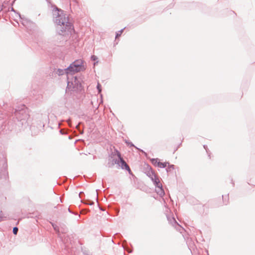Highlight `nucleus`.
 <instances>
[{"label":"nucleus","mask_w":255,"mask_h":255,"mask_svg":"<svg viewBox=\"0 0 255 255\" xmlns=\"http://www.w3.org/2000/svg\"><path fill=\"white\" fill-rule=\"evenodd\" d=\"M222 197H223V201H224L226 200V198H225V199H224V197L223 195L222 196Z\"/></svg>","instance_id":"37"},{"label":"nucleus","mask_w":255,"mask_h":255,"mask_svg":"<svg viewBox=\"0 0 255 255\" xmlns=\"http://www.w3.org/2000/svg\"><path fill=\"white\" fill-rule=\"evenodd\" d=\"M151 161L152 164H153L155 166H157L158 163L159 162L158 158H152L151 159Z\"/></svg>","instance_id":"18"},{"label":"nucleus","mask_w":255,"mask_h":255,"mask_svg":"<svg viewBox=\"0 0 255 255\" xmlns=\"http://www.w3.org/2000/svg\"><path fill=\"white\" fill-rule=\"evenodd\" d=\"M168 164V166L166 168V171L167 174H170L173 172V170L175 169V165L173 164Z\"/></svg>","instance_id":"12"},{"label":"nucleus","mask_w":255,"mask_h":255,"mask_svg":"<svg viewBox=\"0 0 255 255\" xmlns=\"http://www.w3.org/2000/svg\"><path fill=\"white\" fill-rule=\"evenodd\" d=\"M81 124H82V123L79 122L78 123V124L76 126V128L81 134H83L84 133V130H83V128H81V127H80Z\"/></svg>","instance_id":"17"},{"label":"nucleus","mask_w":255,"mask_h":255,"mask_svg":"<svg viewBox=\"0 0 255 255\" xmlns=\"http://www.w3.org/2000/svg\"><path fill=\"white\" fill-rule=\"evenodd\" d=\"M144 172L146 175L150 178L154 185L159 184L160 180L158 177L155 174L151 167L148 164H147L146 167H144Z\"/></svg>","instance_id":"4"},{"label":"nucleus","mask_w":255,"mask_h":255,"mask_svg":"<svg viewBox=\"0 0 255 255\" xmlns=\"http://www.w3.org/2000/svg\"><path fill=\"white\" fill-rule=\"evenodd\" d=\"M181 144V143H180V144L178 145V147H179Z\"/></svg>","instance_id":"44"},{"label":"nucleus","mask_w":255,"mask_h":255,"mask_svg":"<svg viewBox=\"0 0 255 255\" xmlns=\"http://www.w3.org/2000/svg\"><path fill=\"white\" fill-rule=\"evenodd\" d=\"M181 144V143H180V144L178 145V147H179Z\"/></svg>","instance_id":"43"},{"label":"nucleus","mask_w":255,"mask_h":255,"mask_svg":"<svg viewBox=\"0 0 255 255\" xmlns=\"http://www.w3.org/2000/svg\"><path fill=\"white\" fill-rule=\"evenodd\" d=\"M167 220L168 221L173 225V226H174V225H178L180 227V226L178 224V223L177 222V221H176L174 217H170L169 216H167Z\"/></svg>","instance_id":"13"},{"label":"nucleus","mask_w":255,"mask_h":255,"mask_svg":"<svg viewBox=\"0 0 255 255\" xmlns=\"http://www.w3.org/2000/svg\"><path fill=\"white\" fill-rule=\"evenodd\" d=\"M4 218L2 211L0 210V221L3 220Z\"/></svg>","instance_id":"28"},{"label":"nucleus","mask_w":255,"mask_h":255,"mask_svg":"<svg viewBox=\"0 0 255 255\" xmlns=\"http://www.w3.org/2000/svg\"><path fill=\"white\" fill-rule=\"evenodd\" d=\"M167 164H169L168 162H161L159 161V162L158 163L157 167L161 168H165Z\"/></svg>","instance_id":"15"},{"label":"nucleus","mask_w":255,"mask_h":255,"mask_svg":"<svg viewBox=\"0 0 255 255\" xmlns=\"http://www.w3.org/2000/svg\"><path fill=\"white\" fill-rule=\"evenodd\" d=\"M203 147L204 148V149L206 150L207 153H208V156L209 157V158H210V154H211V153L210 152L209 150V149L208 148V146L207 145H203Z\"/></svg>","instance_id":"23"},{"label":"nucleus","mask_w":255,"mask_h":255,"mask_svg":"<svg viewBox=\"0 0 255 255\" xmlns=\"http://www.w3.org/2000/svg\"><path fill=\"white\" fill-rule=\"evenodd\" d=\"M181 144V143H180V144L178 145V147H179Z\"/></svg>","instance_id":"45"},{"label":"nucleus","mask_w":255,"mask_h":255,"mask_svg":"<svg viewBox=\"0 0 255 255\" xmlns=\"http://www.w3.org/2000/svg\"><path fill=\"white\" fill-rule=\"evenodd\" d=\"M82 253L84 255H91L90 253L88 252V251H87L86 250H83L82 249Z\"/></svg>","instance_id":"26"},{"label":"nucleus","mask_w":255,"mask_h":255,"mask_svg":"<svg viewBox=\"0 0 255 255\" xmlns=\"http://www.w3.org/2000/svg\"><path fill=\"white\" fill-rule=\"evenodd\" d=\"M154 185L156 188H158V189L156 190L157 193L160 196H163L165 194V193L160 182L159 181L158 185L154 184Z\"/></svg>","instance_id":"9"},{"label":"nucleus","mask_w":255,"mask_h":255,"mask_svg":"<svg viewBox=\"0 0 255 255\" xmlns=\"http://www.w3.org/2000/svg\"><path fill=\"white\" fill-rule=\"evenodd\" d=\"M98 58L97 56L96 55H93L91 56V60L92 61H94V64H93L94 66H95L96 64H97L98 63L99 61H98Z\"/></svg>","instance_id":"16"},{"label":"nucleus","mask_w":255,"mask_h":255,"mask_svg":"<svg viewBox=\"0 0 255 255\" xmlns=\"http://www.w3.org/2000/svg\"><path fill=\"white\" fill-rule=\"evenodd\" d=\"M140 151H141V152L142 153H145V152L142 150V149H138Z\"/></svg>","instance_id":"35"},{"label":"nucleus","mask_w":255,"mask_h":255,"mask_svg":"<svg viewBox=\"0 0 255 255\" xmlns=\"http://www.w3.org/2000/svg\"><path fill=\"white\" fill-rule=\"evenodd\" d=\"M1 10H2V8H1V9H0V12L1 11Z\"/></svg>","instance_id":"50"},{"label":"nucleus","mask_w":255,"mask_h":255,"mask_svg":"<svg viewBox=\"0 0 255 255\" xmlns=\"http://www.w3.org/2000/svg\"><path fill=\"white\" fill-rule=\"evenodd\" d=\"M33 128H34V126H31V127H30L31 129H32Z\"/></svg>","instance_id":"39"},{"label":"nucleus","mask_w":255,"mask_h":255,"mask_svg":"<svg viewBox=\"0 0 255 255\" xmlns=\"http://www.w3.org/2000/svg\"><path fill=\"white\" fill-rule=\"evenodd\" d=\"M68 212L70 213H72L73 214H74L75 215H78V213H76V212H72L71 211V210L70 209V207L68 208Z\"/></svg>","instance_id":"29"},{"label":"nucleus","mask_w":255,"mask_h":255,"mask_svg":"<svg viewBox=\"0 0 255 255\" xmlns=\"http://www.w3.org/2000/svg\"><path fill=\"white\" fill-rule=\"evenodd\" d=\"M231 182H232V184H233V186H234L235 183L233 181V179H231Z\"/></svg>","instance_id":"34"},{"label":"nucleus","mask_w":255,"mask_h":255,"mask_svg":"<svg viewBox=\"0 0 255 255\" xmlns=\"http://www.w3.org/2000/svg\"><path fill=\"white\" fill-rule=\"evenodd\" d=\"M178 149V147L174 150V153Z\"/></svg>","instance_id":"38"},{"label":"nucleus","mask_w":255,"mask_h":255,"mask_svg":"<svg viewBox=\"0 0 255 255\" xmlns=\"http://www.w3.org/2000/svg\"><path fill=\"white\" fill-rule=\"evenodd\" d=\"M118 163L117 165L119 167H121L122 169L128 171L129 174L133 175L129 166L123 157H120V158H118Z\"/></svg>","instance_id":"7"},{"label":"nucleus","mask_w":255,"mask_h":255,"mask_svg":"<svg viewBox=\"0 0 255 255\" xmlns=\"http://www.w3.org/2000/svg\"><path fill=\"white\" fill-rule=\"evenodd\" d=\"M18 231V228L17 227H14L12 229V233L14 235H17Z\"/></svg>","instance_id":"25"},{"label":"nucleus","mask_w":255,"mask_h":255,"mask_svg":"<svg viewBox=\"0 0 255 255\" xmlns=\"http://www.w3.org/2000/svg\"><path fill=\"white\" fill-rule=\"evenodd\" d=\"M69 87H70V83H69V82H68V84H67V88L69 90L70 89Z\"/></svg>","instance_id":"33"},{"label":"nucleus","mask_w":255,"mask_h":255,"mask_svg":"<svg viewBox=\"0 0 255 255\" xmlns=\"http://www.w3.org/2000/svg\"><path fill=\"white\" fill-rule=\"evenodd\" d=\"M53 21L57 25L56 32L59 35H64L74 32L73 24L69 21L68 16L62 9L56 6L53 10Z\"/></svg>","instance_id":"1"},{"label":"nucleus","mask_w":255,"mask_h":255,"mask_svg":"<svg viewBox=\"0 0 255 255\" xmlns=\"http://www.w3.org/2000/svg\"><path fill=\"white\" fill-rule=\"evenodd\" d=\"M116 235H117V236H121V235L120 234H118V233H117Z\"/></svg>","instance_id":"40"},{"label":"nucleus","mask_w":255,"mask_h":255,"mask_svg":"<svg viewBox=\"0 0 255 255\" xmlns=\"http://www.w3.org/2000/svg\"><path fill=\"white\" fill-rule=\"evenodd\" d=\"M112 155H117L118 157V158H120V157H122L121 156V154L120 152L117 149L115 150L114 152L112 153Z\"/></svg>","instance_id":"20"},{"label":"nucleus","mask_w":255,"mask_h":255,"mask_svg":"<svg viewBox=\"0 0 255 255\" xmlns=\"http://www.w3.org/2000/svg\"><path fill=\"white\" fill-rule=\"evenodd\" d=\"M124 29H125V28L121 29L120 30H119V31H118L116 33V36H115L116 39L118 38L121 35V34L123 32Z\"/></svg>","instance_id":"19"},{"label":"nucleus","mask_w":255,"mask_h":255,"mask_svg":"<svg viewBox=\"0 0 255 255\" xmlns=\"http://www.w3.org/2000/svg\"><path fill=\"white\" fill-rule=\"evenodd\" d=\"M181 144V143H180V144L178 145V147H179Z\"/></svg>","instance_id":"41"},{"label":"nucleus","mask_w":255,"mask_h":255,"mask_svg":"<svg viewBox=\"0 0 255 255\" xmlns=\"http://www.w3.org/2000/svg\"><path fill=\"white\" fill-rule=\"evenodd\" d=\"M73 1L76 2V0H73Z\"/></svg>","instance_id":"48"},{"label":"nucleus","mask_w":255,"mask_h":255,"mask_svg":"<svg viewBox=\"0 0 255 255\" xmlns=\"http://www.w3.org/2000/svg\"><path fill=\"white\" fill-rule=\"evenodd\" d=\"M60 201H61V202L62 203L63 201H62V200L61 199V198H60Z\"/></svg>","instance_id":"46"},{"label":"nucleus","mask_w":255,"mask_h":255,"mask_svg":"<svg viewBox=\"0 0 255 255\" xmlns=\"http://www.w3.org/2000/svg\"><path fill=\"white\" fill-rule=\"evenodd\" d=\"M10 10H11V11H12L14 12L15 13H16L18 15V16H19V18H20V19H22V24H23V25H24L25 23H28V21L27 20V19H24V18H23L22 17V16L21 15V14H20L19 12H16V10H15L13 7H11V9H10Z\"/></svg>","instance_id":"11"},{"label":"nucleus","mask_w":255,"mask_h":255,"mask_svg":"<svg viewBox=\"0 0 255 255\" xmlns=\"http://www.w3.org/2000/svg\"><path fill=\"white\" fill-rule=\"evenodd\" d=\"M85 61L81 59H77L73 61L70 65L66 68L69 75H74L76 73L84 71L86 70L84 65Z\"/></svg>","instance_id":"3"},{"label":"nucleus","mask_w":255,"mask_h":255,"mask_svg":"<svg viewBox=\"0 0 255 255\" xmlns=\"http://www.w3.org/2000/svg\"><path fill=\"white\" fill-rule=\"evenodd\" d=\"M85 204H87L89 205H93L94 204V202L93 201H91V200H88L87 202L86 203H85Z\"/></svg>","instance_id":"27"},{"label":"nucleus","mask_w":255,"mask_h":255,"mask_svg":"<svg viewBox=\"0 0 255 255\" xmlns=\"http://www.w3.org/2000/svg\"><path fill=\"white\" fill-rule=\"evenodd\" d=\"M67 123L68 124L69 126L71 127V120L70 119H68L67 120Z\"/></svg>","instance_id":"31"},{"label":"nucleus","mask_w":255,"mask_h":255,"mask_svg":"<svg viewBox=\"0 0 255 255\" xmlns=\"http://www.w3.org/2000/svg\"><path fill=\"white\" fill-rule=\"evenodd\" d=\"M28 109L23 104L17 106L14 112V122L18 126H25L28 125L27 120L29 118Z\"/></svg>","instance_id":"2"},{"label":"nucleus","mask_w":255,"mask_h":255,"mask_svg":"<svg viewBox=\"0 0 255 255\" xmlns=\"http://www.w3.org/2000/svg\"><path fill=\"white\" fill-rule=\"evenodd\" d=\"M82 79L80 77L75 76L74 80L71 82V85H73V89L74 90H78L81 91L83 87L82 84Z\"/></svg>","instance_id":"5"},{"label":"nucleus","mask_w":255,"mask_h":255,"mask_svg":"<svg viewBox=\"0 0 255 255\" xmlns=\"http://www.w3.org/2000/svg\"><path fill=\"white\" fill-rule=\"evenodd\" d=\"M181 144V143H180V144L178 145V147H179Z\"/></svg>","instance_id":"42"},{"label":"nucleus","mask_w":255,"mask_h":255,"mask_svg":"<svg viewBox=\"0 0 255 255\" xmlns=\"http://www.w3.org/2000/svg\"><path fill=\"white\" fill-rule=\"evenodd\" d=\"M59 132L61 134H66V131H64V130L63 129H60L59 130Z\"/></svg>","instance_id":"32"},{"label":"nucleus","mask_w":255,"mask_h":255,"mask_svg":"<svg viewBox=\"0 0 255 255\" xmlns=\"http://www.w3.org/2000/svg\"><path fill=\"white\" fill-rule=\"evenodd\" d=\"M50 224L52 225L53 229L54 230V231L57 233H59L60 232V229H59V227L56 225L55 223L52 222H50Z\"/></svg>","instance_id":"14"},{"label":"nucleus","mask_w":255,"mask_h":255,"mask_svg":"<svg viewBox=\"0 0 255 255\" xmlns=\"http://www.w3.org/2000/svg\"><path fill=\"white\" fill-rule=\"evenodd\" d=\"M97 89L99 93L102 92V86L100 83H98L97 85Z\"/></svg>","instance_id":"22"},{"label":"nucleus","mask_w":255,"mask_h":255,"mask_svg":"<svg viewBox=\"0 0 255 255\" xmlns=\"http://www.w3.org/2000/svg\"><path fill=\"white\" fill-rule=\"evenodd\" d=\"M118 159H113L111 156V158L109 159V162L108 163V166L109 168H112L115 164H118Z\"/></svg>","instance_id":"10"},{"label":"nucleus","mask_w":255,"mask_h":255,"mask_svg":"<svg viewBox=\"0 0 255 255\" xmlns=\"http://www.w3.org/2000/svg\"><path fill=\"white\" fill-rule=\"evenodd\" d=\"M100 210H102V211H104V210L103 209H101V208H100Z\"/></svg>","instance_id":"49"},{"label":"nucleus","mask_w":255,"mask_h":255,"mask_svg":"<svg viewBox=\"0 0 255 255\" xmlns=\"http://www.w3.org/2000/svg\"><path fill=\"white\" fill-rule=\"evenodd\" d=\"M66 74V75H69V73H68L67 71V70L65 69H55L53 71V75H58V76H62L64 74Z\"/></svg>","instance_id":"8"},{"label":"nucleus","mask_w":255,"mask_h":255,"mask_svg":"<svg viewBox=\"0 0 255 255\" xmlns=\"http://www.w3.org/2000/svg\"><path fill=\"white\" fill-rule=\"evenodd\" d=\"M0 164L2 165L0 170V178L6 179L8 175L7 162L5 160H3L0 161Z\"/></svg>","instance_id":"6"},{"label":"nucleus","mask_w":255,"mask_h":255,"mask_svg":"<svg viewBox=\"0 0 255 255\" xmlns=\"http://www.w3.org/2000/svg\"><path fill=\"white\" fill-rule=\"evenodd\" d=\"M128 252L129 253H131L132 252V250H128Z\"/></svg>","instance_id":"36"},{"label":"nucleus","mask_w":255,"mask_h":255,"mask_svg":"<svg viewBox=\"0 0 255 255\" xmlns=\"http://www.w3.org/2000/svg\"><path fill=\"white\" fill-rule=\"evenodd\" d=\"M126 143L127 145L128 146H129L130 147H134L136 148H137L131 141L126 140Z\"/></svg>","instance_id":"21"},{"label":"nucleus","mask_w":255,"mask_h":255,"mask_svg":"<svg viewBox=\"0 0 255 255\" xmlns=\"http://www.w3.org/2000/svg\"><path fill=\"white\" fill-rule=\"evenodd\" d=\"M64 227H61V232L62 233H66L68 231V229L65 226H63Z\"/></svg>","instance_id":"24"},{"label":"nucleus","mask_w":255,"mask_h":255,"mask_svg":"<svg viewBox=\"0 0 255 255\" xmlns=\"http://www.w3.org/2000/svg\"><path fill=\"white\" fill-rule=\"evenodd\" d=\"M84 196V193L83 192H80L79 193V197L80 198H82V197Z\"/></svg>","instance_id":"30"},{"label":"nucleus","mask_w":255,"mask_h":255,"mask_svg":"<svg viewBox=\"0 0 255 255\" xmlns=\"http://www.w3.org/2000/svg\"><path fill=\"white\" fill-rule=\"evenodd\" d=\"M228 196H229V195H227L228 200H229V197H228Z\"/></svg>","instance_id":"47"}]
</instances>
